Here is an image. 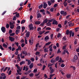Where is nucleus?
<instances>
[{"label":"nucleus","instance_id":"obj_1","mask_svg":"<svg viewBox=\"0 0 79 79\" xmlns=\"http://www.w3.org/2000/svg\"><path fill=\"white\" fill-rule=\"evenodd\" d=\"M53 21L52 24L54 25L55 24L56 25H58V21H56L54 19H52L50 20V22H52Z\"/></svg>","mask_w":79,"mask_h":79},{"label":"nucleus","instance_id":"obj_2","mask_svg":"<svg viewBox=\"0 0 79 79\" xmlns=\"http://www.w3.org/2000/svg\"><path fill=\"white\" fill-rule=\"evenodd\" d=\"M73 33V31H69V30H67L66 31V35H70V37H71V35H72V33Z\"/></svg>","mask_w":79,"mask_h":79},{"label":"nucleus","instance_id":"obj_3","mask_svg":"<svg viewBox=\"0 0 79 79\" xmlns=\"http://www.w3.org/2000/svg\"><path fill=\"white\" fill-rule=\"evenodd\" d=\"M32 26V24H31L29 25L28 27L30 29V31H31V30H34V27Z\"/></svg>","mask_w":79,"mask_h":79},{"label":"nucleus","instance_id":"obj_4","mask_svg":"<svg viewBox=\"0 0 79 79\" xmlns=\"http://www.w3.org/2000/svg\"><path fill=\"white\" fill-rule=\"evenodd\" d=\"M1 31L3 33H5L6 32V28L3 27H2L1 28Z\"/></svg>","mask_w":79,"mask_h":79},{"label":"nucleus","instance_id":"obj_5","mask_svg":"<svg viewBox=\"0 0 79 79\" xmlns=\"http://www.w3.org/2000/svg\"><path fill=\"white\" fill-rule=\"evenodd\" d=\"M10 28H11V29H13V28H14L15 25L14 24H12V23L11 22H10Z\"/></svg>","mask_w":79,"mask_h":79},{"label":"nucleus","instance_id":"obj_6","mask_svg":"<svg viewBox=\"0 0 79 79\" xmlns=\"http://www.w3.org/2000/svg\"><path fill=\"white\" fill-rule=\"evenodd\" d=\"M43 8L45 9L47 7V4L44 2H43Z\"/></svg>","mask_w":79,"mask_h":79},{"label":"nucleus","instance_id":"obj_7","mask_svg":"<svg viewBox=\"0 0 79 79\" xmlns=\"http://www.w3.org/2000/svg\"><path fill=\"white\" fill-rule=\"evenodd\" d=\"M9 38L11 42H13V41H14V40H15V38L10 36H9Z\"/></svg>","mask_w":79,"mask_h":79},{"label":"nucleus","instance_id":"obj_8","mask_svg":"<svg viewBox=\"0 0 79 79\" xmlns=\"http://www.w3.org/2000/svg\"><path fill=\"white\" fill-rule=\"evenodd\" d=\"M50 69L51 71V72H50V73L52 74V73L54 72V69H53L51 67H50Z\"/></svg>","mask_w":79,"mask_h":79},{"label":"nucleus","instance_id":"obj_9","mask_svg":"<svg viewBox=\"0 0 79 79\" xmlns=\"http://www.w3.org/2000/svg\"><path fill=\"white\" fill-rule=\"evenodd\" d=\"M37 19H39V18H41V17H42V15L40 13H38L37 14Z\"/></svg>","mask_w":79,"mask_h":79},{"label":"nucleus","instance_id":"obj_10","mask_svg":"<svg viewBox=\"0 0 79 79\" xmlns=\"http://www.w3.org/2000/svg\"><path fill=\"white\" fill-rule=\"evenodd\" d=\"M31 40H32V41H31V40H29V43H30V45H32V44H33V39L32 38H31Z\"/></svg>","mask_w":79,"mask_h":79},{"label":"nucleus","instance_id":"obj_11","mask_svg":"<svg viewBox=\"0 0 79 79\" xmlns=\"http://www.w3.org/2000/svg\"><path fill=\"white\" fill-rule=\"evenodd\" d=\"M51 62L52 63H55V62H56V60H55V58H53L52 59V60H51Z\"/></svg>","mask_w":79,"mask_h":79},{"label":"nucleus","instance_id":"obj_12","mask_svg":"<svg viewBox=\"0 0 79 79\" xmlns=\"http://www.w3.org/2000/svg\"><path fill=\"white\" fill-rule=\"evenodd\" d=\"M2 47H4V48H6L8 47V45H6V44L3 43L2 44Z\"/></svg>","mask_w":79,"mask_h":79},{"label":"nucleus","instance_id":"obj_13","mask_svg":"<svg viewBox=\"0 0 79 79\" xmlns=\"http://www.w3.org/2000/svg\"><path fill=\"white\" fill-rule=\"evenodd\" d=\"M30 35V32L28 31L27 32L26 34V37H27V38H28L29 37V35Z\"/></svg>","mask_w":79,"mask_h":79},{"label":"nucleus","instance_id":"obj_14","mask_svg":"<svg viewBox=\"0 0 79 79\" xmlns=\"http://www.w3.org/2000/svg\"><path fill=\"white\" fill-rule=\"evenodd\" d=\"M40 63H45V62H44V60L43 59V58L41 59V60H40Z\"/></svg>","mask_w":79,"mask_h":79},{"label":"nucleus","instance_id":"obj_15","mask_svg":"<svg viewBox=\"0 0 79 79\" xmlns=\"http://www.w3.org/2000/svg\"><path fill=\"white\" fill-rule=\"evenodd\" d=\"M52 46H53V44H52L51 45H50V52H52V51H53V49H52Z\"/></svg>","mask_w":79,"mask_h":79},{"label":"nucleus","instance_id":"obj_16","mask_svg":"<svg viewBox=\"0 0 79 79\" xmlns=\"http://www.w3.org/2000/svg\"><path fill=\"white\" fill-rule=\"evenodd\" d=\"M20 32V30H16L15 31V33L17 35H18L19 33Z\"/></svg>","mask_w":79,"mask_h":79},{"label":"nucleus","instance_id":"obj_17","mask_svg":"<svg viewBox=\"0 0 79 79\" xmlns=\"http://www.w3.org/2000/svg\"><path fill=\"white\" fill-rule=\"evenodd\" d=\"M41 22L39 21H36L35 22V24H40L41 23Z\"/></svg>","mask_w":79,"mask_h":79},{"label":"nucleus","instance_id":"obj_18","mask_svg":"<svg viewBox=\"0 0 79 79\" xmlns=\"http://www.w3.org/2000/svg\"><path fill=\"white\" fill-rule=\"evenodd\" d=\"M49 39V37L48 36H46L44 38V40H45V41H46V42H47V40H48Z\"/></svg>","mask_w":79,"mask_h":79},{"label":"nucleus","instance_id":"obj_19","mask_svg":"<svg viewBox=\"0 0 79 79\" xmlns=\"http://www.w3.org/2000/svg\"><path fill=\"white\" fill-rule=\"evenodd\" d=\"M66 76L67 78H70V77H71V75L70 74H68Z\"/></svg>","mask_w":79,"mask_h":79},{"label":"nucleus","instance_id":"obj_20","mask_svg":"<svg viewBox=\"0 0 79 79\" xmlns=\"http://www.w3.org/2000/svg\"><path fill=\"white\" fill-rule=\"evenodd\" d=\"M29 73H30V72L28 71L24 73V75H27V74H29Z\"/></svg>","mask_w":79,"mask_h":79},{"label":"nucleus","instance_id":"obj_21","mask_svg":"<svg viewBox=\"0 0 79 79\" xmlns=\"http://www.w3.org/2000/svg\"><path fill=\"white\" fill-rule=\"evenodd\" d=\"M79 27H76L75 28V32H77V31H79Z\"/></svg>","mask_w":79,"mask_h":79},{"label":"nucleus","instance_id":"obj_22","mask_svg":"<svg viewBox=\"0 0 79 79\" xmlns=\"http://www.w3.org/2000/svg\"><path fill=\"white\" fill-rule=\"evenodd\" d=\"M68 4V2H64V6L66 7L67 6V4Z\"/></svg>","mask_w":79,"mask_h":79},{"label":"nucleus","instance_id":"obj_23","mask_svg":"<svg viewBox=\"0 0 79 79\" xmlns=\"http://www.w3.org/2000/svg\"><path fill=\"white\" fill-rule=\"evenodd\" d=\"M74 58L75 60H77L78 59V57H77V55H75L74 56Z\"/></svg>","mask_w":79,"mask_h":79},{"label":"nucleus","instance_id":"obj_24","mask_svg":"<svg viewBox=\"0 0 79 79\" xmlns=\"http://www.w3.org/2000/svg\"><path fill=\"white\" fill-rule=\"evenodd\" d=\"M39 35H42V34H44V32H42V31H40L39 32Z\"/></svg>","mask_w":79,"mask_h":79},{"label":"nucleus","instance_id":"obj_25","mask_svg":"<svg viewBox=\"0 0 79 79\" xmlns=\"http://www.w3.org/2000/svg\"><path fill=\"white\" fill-rule=\"evenodd\" d=\"M42 8H43V5L42 4H41L39 6V9H41Z\"/></svg>","mask_w":79,"mask_h":79},{"label":"nucleus","instance_id":"obj_26","mask_svg":"<svg viewBox=\"0 0 79 79\" xmlns=\"http://www.w3.org/2000/svg\"><path fill=\"white\" fill-rule=\"evenodd\" d=\"M44 52H48V48H45L44 49Z\"/></svg>","mask_w":79,"mask_h":79},{"label":"nucleus","instance_id":"obj_27","mask_svg":"<svg viewBox=\"0 0 79 79\" xmlns=\"http://www.w3.org/2000/svg\"><path fill=\"white\" fill-rule=\"evenodd\" d=\"M25 22H26V20H22L21 22V24H24Z\"/></svg>","mask_w":79,"mask_h":79},{"label":"nucleus","instance_id":"obj_28","mask_svg":"<svg viewBox=\"0 0 79 79\" xmlns=\"http://www.w3.org/2000/svg\"><path fill=\"white\" fill-rule=\"evenodd\" d=\"M47 22H48V19H46L43 21V22L44 23V24L45 23H47Z\"/></svg>","mask_w":79,"mask_h":79},{"label":"nucleus","instance_id":"obj_29","mask_svg":"<svg viewBox=\"0 0 79 79\" xmlns=\"http://www.w3.org/2000/svg\"><path fill=\"white\" fill-rule=\"evenodd\" d=\"M56 61H58L59 60V56H57L56 58Z\"/></svg>","mask_w":79,"mask_h":79},{"label":"nucleus","instance_id":"obj_30","mask_svg":"<svg viewBox=\"0 0 79 79\" xmlns=\"http://www.w3.org/2000/svg\"><path fill=\"white\" fill-rule=\"evenodd\" d=\"M17 29H19V30H20L21 29V27L19 26H17L16 27Z\"/></svg>","mask_w":79,"mask_h":79},{"label":"nucleus","instance_id":"obj_31","mask_svg":"<svg viewBox=\"0 0 79 79\" xmlns=\"http://www.w3.org/2000/svg\"><path fill=\"white\" fill-rule=\"evenodd\" d=\"M17 71L19 75H21L22 74V73H19V71H20L19 70H17Z\"/></svg>","mask_w":79,"mask_h":79},{"label":"nucleus","instance_id":"obj_32","mask_svg":"<svg viewBox=\"0 0 79 79\" xmlns=\"http://www.w3.org/2000/svg\"><path fill=\"white\" fill-rule=\"evenodd\" d=\"M51 39L53 40V34H51L50 36Z\"/></svg>","mask_w":79,"mask_h":79},{"label":"nucleus","instance_id":"obj_33","mask_svg":"<svg viewBox=\"0 0 79 79\" xmlns=\"http://www.w3.org/2000/svg\"><path fill=\"white\" fill-rule=\"evenodd\" d=\"M4 69H5V67L4 66L3 68H2L1 69V72H3V71L4 70Z\"/></svg>","mask_w":79,"mask_h":79},{"label":"nucleus","instance_id":"obj_34","mask_svg":"<svg viewBox=\"0 0 79 79\" xmlns=\"http://www.w3.org/2000/svg\"><path fill=\"white\" fill-rule=\"evenodd\" d=\"M24 63H25V62L24 61H22L20 62V65H22V64H24Z\"/></svg>","mask_w":79,"mask_h":79},{"label":"nucleus","instance_id":"obj_35","mask_svg":"<svg viewBox=\"0 0 79 79\" xmlns=\"http://www.w3.org/2000/svg\"><path fill=\"white\" fill-rule=\"evenodd\" d=\"M13 21H16V17L15 16L13 19Z\"/></svg>","mask_w":79,"mask_h":79},{"label":"nucleus","instance_id":"obj_36","mask_svg":"<svg viewBox=\"0 0 79 79\" xmlns=\"http://www.w3.org/2000/svg\"><path fill=\"white\" fill-rule=\"evenodd\" d=\"M62 39L63 40H64V41L65 40H66L67 39L66 38V37L64 36L62 38Z\"/></svg>","mask_w":79,"mask_h":79},{"label":"nucleus","instance_id":"obj_37","mask_svg":"<svg viewBox=\"0 0 79 79\" xmlns=\"http://www.w3.org/2000/svg\"><path fill=\"white\" fill-rule=\"evenodd\" d=\"M29 76L30 77H32L34 76V74L33 73H30L29 74Z\"/></svg>","mask_w":79,"mask_h":79},{"label":"nucleus","instance_id":"obj_38","mask_svg":"<svg viewBox=\"0 0 79 79\" xmlns=\"http://www.w3.org/2000/svg\"><path fill=\"white\" fill-rule=\"evenodd\" d=\"M0 48L1 50H4V49L3 48V47H2V45H0Z\"/></svg>","mask_w":79,"mask_h":79},{"label":"nucleus","instance_id":"obj_39","mask_svg":"<svg viewBox=\"0 0 79 79\" xmlns=\"http://www.w3.org/2000/svg\"><path fill=\"white\" fill-rule=\"evenodd\" d=\"M64 66H65V65H64V64H61L60 66L61 67V68H64Z\"/></svg>","mask_w":79,"mask_h":79},{"label":"nucleus","instance_id":"obj_40","mask_svg":"<svg viewBox=\"0 0 79 79\" xmlns=\"http://www.w3.org/2000/svg\"><path fill=\"white\" fill-rule=\"evenodd\" d=\"M62 61V58H61L60 57L59 60L58 61V62H60V63H61V62Z\"/></svg>","mask_w":79,"mask_h":79},{"label":"nucleus","instance_id":"obj_41","mask_svg":"<svg viewBox=\"0 0 79 79\" xmlns=\"http://www.w3.org/2000/svg\"><path fill=\"white\" fill-rule=\"evenodd\" d=\"M40 54V52H37L35 53L36 55H39Z\"/></svg>","mask_w":79,"mask_h":79},{"label":"nucleus","instance_id":"obj_42","mask_svg":"<svg viewBox=\"0 0 79 79\" xmlns=\"http://www.w3.org/2000/svg\"><path fill=\"white\" fill-rule=\"evenodd\" d=\"M15 45H17V47H18L19 46V43L18 42L15 43Z\"/></svg>","mask_w":79,"mask_h":79},{"label":"nucleus","instance_id":"obj_43","mask_svg":"<svg viewBox=\"0 0 79 79\" xmlns=\"http://www.w3.org/2000/svg\"><path fill=\"white\" fill-rule=\"evenodd\" d=\"M67 15V12H65L64 13V14H63L64 16H65Z\"/></svg>","mask_w":79,"mask_h":79},{"label":"nucleus","instance_id":"obj_44","mask_svg":"<svg viewBox=\"0 0 79 79\" xmlns=\"http://www.w3.org/2000/svg\"><path fill=\"white\" fill-rule=\"evenodd\" d=\"M50 2L52 3H55V0H51Z\"/></svg>","mask_w":79,"mask_h":79},{"label":"nucleus","instance_id":"obj_45","mask_svg":"<svg viewBox=\"0 0 79 79\" xmlns=\"http://www.w3.org/2000/svg\"><path fill=\"white\" fill-rule=\"evenodd\" d=\"M10 27V25L8 23H7L6 26V28H9Z\"/></svg>","mask_w":79,"mask_h":79},{"label":"nucleus","instance_id":"obj_46","mask_svg":"<svg viewBox=\"0 0 79 79\" xmlns=\"http://www.w3.org/2000/svg\"><path fill=\"white\" fill-rule=\"evenodd\" d=\"M8 67H6L3 70V72H5V71H6L7 69H8Z\"/></svg>","mask_w":79,"mask_h":79},{"label":"nucleus","instance_id":"obj_47","mask_svg":"<svg viewBox=\"0 0 79 79\" xmlns=\"http://www.w3.org/2000/svg\"><path fill=\"white\" fill-rule=\"evenodd\" d=\"M46 66L45 65H44L42 68V70H44L45 69V68Z\"/></svg>","mask_w":79,"mask_h":79},{"label":"nucleus","instance_id":"obj_48","mask_svg":"<svg viewBox=\"0 0 79 79\" xmlns=\"http://www.w3.org/2000/svg\"><path fill=\"white\" fill-rule=\"evenodd\" d=\"M64 11H61L60 12V13L61 15H63L64 14Z\"/></svg>","mask_w":79,"mask_h":79},{"label":"nucleus","instance_id":"obj_49","mask_svg":"<svg viewBox=\"0 0 79 79\" xmlns=\"http://www.w3.org/2000/svg\"><path fill=\"white\" fill-rule=\"evenodd\" d=\"M18 48L19 49V50L20 51H21V47L20 46H19Z\"/></svg>","mask_w":79,"mask_h":79},{"label":"nucleus","instance_id":"obj_50","mask_svg":"<svg viewBox=\"0 0 79 79\" xmlns=\"http://www.w3.org/2000/svg\"><path fill=\"white\" fill-rule=\"evenodd\" d=\"M16 16L17 18L19 17V13H18L16 14Z\"/></svg>","mask_w":79,"mask_h":79},{"label":"nucleus","instance_id":"obj_51","mask_svg":"<svg viewBox=\"0 0 79 79\" xmlns=\"http://www.w3.org/2000/svg\"><path fill=\"white\" fill-rule=\"evenodd\" d=\"M25 46V44L24 43H22L21 45V46L22 48L24 47Z\"/></svg>","mask_w":79,"mask_h":79},{"label":"nucleus","instance_id":"obj_52","mask_svg":"<svg viewBox=\"0 0 79 79\" xmlns=\"http://www.w3.org/2000/svg\"><path fill=\"white\" fill-rule=\"evenodd\" d=\"M15 34V33H11L10 34V36H13V35H14Z\"/></svg>","mask_w":79,"mask_h":79},{"label":"nucleus","instance_id":"obj_53","mask_svg":"<svg viewBox=\"0 0 79 79\" xmlns=\"http://www.w3.org/2000/svg\"><path fill=\"white\" fill-rule=\"evenodd\" d=\"M61 36V34L60 33H59L57 35V37L59 38Z\"/></svg>","mask_w":79,"mask_h":79},{"label":"nucleus","instance_id":"obj_54","mask_svg":"<svg viewBox=\"0 0 79 79\" xmlns=\"http://www.w3.org/2000/svg\"><path fill=\"white\" fill-rule=\"evenodd\" d=\"M66 54V50H64L63 53H62V55H65Z\"/></svg>","mask_w":79,"mask_h":79},{"label":"nucleus","instance_id":"obj_55","mask_svg":"<svg viewBox=\"0 0 79 79\" xmlns=\"http://www.w3.org/2000/svg\"><path fill=\"white\" fill-rule=\"evenodd\" d=\"M58 27H60V28H61L62 26H61V24H58Z\"/></svg>","mask_w":79,"mask_h":79},{"label":"nucleus","instance_id":"obj_56","mask_svg":"<svg viewBox=\"0 0 79 79\" xmlns=\"http://www.w3.org/2000/svg\"><path fill=\"white\" fill-rule=\"evenodd\" d=\"M6 11H4L2 14V16H3V15H4L5 14V13H6Z\"/></svg>","mask_w":79,"mask_h":79},{"label":"nucleus","instance_id":"obj_57","mask_svg":"<svg viewBox=\"0 0 79 79\" xmlns=\"http://www.w3.org/2000/svg\"><path fill=\"white\" fill-rule=\"evenodd\" d=\"M66 46H63L62 48V49H63V50H65V49H66Z\"/></svg>","mask_w":79,"mask_h":79},{"label":"nucleus","instance_id":"obj_58","mask_svg":"<svg viewBox=\"0 0 79 79\" xmlns=\"http://www.w3.org/2000/svg\"><path fill=\"white\" fill-rule=\"evenodd\" d=\"M57 6L58 4H55L54 5V8H56V6Z\"/></svg>","mask_w":79,"mask_h":79},{"label":"nucleus","instance_id":"obj_59","mask_svg":"<svg viewBox=\"0 0 79 79\" xmlns=\"http://www.w3.org/2000/svg\"><path fill=\"white\" fill-rule=\"evenodd\" d=\"M25 30V27L24 26H23L22 27V30Z\"/></svg>","mask_w":79,"mask_h":79},{"label":"nucleus","instance_id":"obj_60","mask_svg":"<svg viewBox=\"0 0 79 79\" xmlns=\"http://www.w3.org/2000/svg\"><path fill=\"white\" fill-rule=\"evenodd\" d=\"M23 7H21L20 8H19V11H21V10H23Z\"/></svg>","mask_w":79,"mask_h":79},{"label":"nucleus","instance_id":"obj_61","mask_svg":"<svg viewBox=\"0 0 79 79\" xmlns=\"http://www.w3.org/2000/svg\"><path fill=\"white\" fill-rule=\"evenodd\" d=\"M29 68L30 69H32L33 68V66L30 65H29Z\"/></svg>","mask_w":79,"mask_h":79},{"label":"nucleus","instance_id":"obj_62","mask_svg":"<svg viewBox=\"0 0 79 79\" xmlns=\"http://www.w3.org/2000/svg\"><path fill=\"white\" fill-rule=\"evenodd\" d=\"M31 61H32L33 62L35 60L33 58H32L31 59Z\"/></svg>","mask_w":79,"mask_h":79},{"label":"nucleus","instance_id":"obj_63","mask_svg":"<svg viewBox=\"0 0 79 79\" xmlns=\"http://www.w3.org/2000/svg\"><path fill=\"white\" fill-rule=\"evenodd\" d=\"M76 51L77 52H79V47L76 50Z\"/></svg>","mask_w":79,"mask_h":79},{"label":"nucleus","instance_id":"obj_64","mask_svg":"<svg viewBox=\"0 0 79 79\" xmlns=\"http://www.w3.org/2000/svg\"><path fill=\"white\" fill-rule=\"evenodd\" d=\"M15 54L16 55H17L18 54V51H17L15 52Z\"/></svg>","mask_w":79,"mask_h":79}]
</instances>
